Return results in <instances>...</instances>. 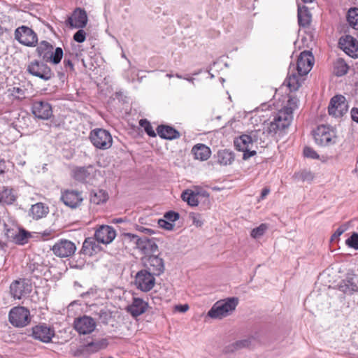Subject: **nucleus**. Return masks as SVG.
I'll list each match as a JSON object with an SVG mask.
<instances>
[{
  "label": "nucleus",
  "mask_w": 358,
  "mask_h": 358,
  "mask_svg": "<svg viewBox=\"0 0 358 358\" xmlns=\"http://www.w3.org/2000/svg\"><path fill=\"white\" fill-rule=\"evenodd\" d=\"M264 132L260 130L252 131L249 134H242L234 140V145L238 151H242L243 159L247 160L257 154L255 150H251L254 145L260 144L262 136Z\"/></svg>",
  "instance_id": "1"
},
{
  "label": "nucleus",
  "mask_w": 358,
  "mask_h": 358,
  "mask_svg": "<svg viewBox=\"0 0 358 358\" xmlns=\"http://www.w3.org/2000/svg\"><path fill=\"white\" fill-rule=\"evenodd\" d=\"M122 237L124 242H134L139 251L144 254V256L152 255L158 252V246L154 238L145 236L138 237L131 233H124Z\"/></svg>",
  "instance_id": "2"
},
{
  "label": "nucleus",
  "mask_w": 358,
  "mask_h": 358,
  "mask_svg": "<svg viewBox=\"0 0 358 358\" xmlns=\"http://www.w3.org/2000/svg\"><path fill=\"white\" fill-rule=\"evenodd\" d=\"M36 52L43 61L52 64H58L64 55L62 48H56L54 50L53 45L46 41H42L38 44Z\"/></svg>",
  "instance_id": "3"
},
{
  "label": "nucleus",
  "mask_w": 358,
  "mask_h": 358,
  "mask_svg": "<svg viewBox=\"0 0 358 358\" xmlns=\"http://www.w3.org/2000/svg\"><path fill=\"white\" fill-rule=\"evenodd\" d=\"M292 118L290 108H282L273 116V120L268 124L267 133L274 135L278 131L284 130L290 125Z\"/></svg>",
  "instance_id": "4"
},
{
  "label": "nucleus",
  "mask_w": 358,
  "mask_h": 358,
  "mask_svg": "<svg viewBox=\"0 0 358 358\" xmlns=\"http://www.w3.org/2000/svg\"><path fill=\"white\" fill-rule=\"evenodd\" d=\"M238 299L236 297L227 298L217 301L208 313L211 318H222L231 314L236 308Z\"/></svg>",
  "instance_id": "5"
},
{
  "label": "nucleus",
  "mask_w": 358,
  "mask_h": 358,
  "mask_svg": "<svg viewBox=\"0 0 358 358\" xmlns=\"http://www.w3.org/2000/svg\"><path fill=\"white\" fill-rule=\"evenodd\" d=\"M313 136L316 144L320 146H329L336 142V130L328 125L321 124L313 131Z\"/></svg>",
  "instance_id": "6"
},
{
  "label": "nucleus",
  "mask_w": 358,
  "mask_h": 358,
  "mask_svg": "<svg viewBox=\"0 0 358 358\" xmlns=\"http://www.w3.org/2000/svg\"><path fill=\"white\" fill-rule=\"evenodd\" d=\"M89 138L92 145L99 150H107L113 144V138L110 133L104 129L96 128L92 130Z\"/></svg>",
  "instance_id": "7"
},
{
  "label": "nucleus",
  "mask_w": 358,
  "mask_h": 358,
  "mask_svg": "<svg viewBox=\"0 0 358 358\" xmlns=\"http://www.w3.org/2000/svg\"><path fill=\"white\" fill-rule=\"evenodd\" d=\"M8 319L13 326L24 327L31 321L30 312L23 306L14 307L9 312Z\"/></svg>",
  "instance_id": "8"
},
{
  "label": "nucleus",
  "mask_w": 358,
  "mask_h": 358,
  "mask_svg": "<svg viewBox=\"0 0 358 358\" xmlns=\"http://www.w3.org/2000/svg\"><path fill=\"white\" fill-rule=\"evenodd\" d=\"M96 173L97 169L93 165H88L73 168L71 176L76 181L81 183H88L95 178Z\"/></svg>",
  "instance_id": "9"
},
{
  "label": "nucleus",
  "mask_w": 358,
  "mask_h": 358,
  "mask_svg": "<svg viewBox=\"0 0 358 358\" xmlns=\"http://www.w3.org/2000/svg\"><path fill=\"white\" fill-rule=\"evenodd\" d=\"M15 38L21 44L34 47L38 43V36L36 32L27 26L22 25L15 31Z\"/></svg>",
  "instance_id": "10"
},
{
  "label": "nucleus",
  "mask_w": 358,
  "mask_h": 358,
  "mask_svg": "<svg viewBox=\"0 0 358 358\" xmlns=\"http://www.w3.org/2000/svg\"><path fill=\"white\" fill-rule=\"evenodd\" d=\"M60 201L67 207L76 209L83 201V192L77 189H65L61 191Z\"/></svg>",
  "instance_id": "11"
},
{
  "label": "nucleus",
  "mask_w": 358,
  "mask_h": 358,
  "mask_svg": "<svg viewBox=\"0 0 358 358\" xmlns=\"http://www.w3.org/2000/svg\"><path fill=\"white\" fill-rule=\"evenodd\" d=\"M141 261L144 269L156 276L160 275L165 270L163 259L157 255L144 256L141 258Z\"/></svg>",
  "instance_id": "12"
},
{
  "label": "nucleus",
  "mask_w": 358,
  "mask_h": 358,
  "mask_svg": "<svg viewBox=\"0 0 358 358\" xmlns=\"http://www.w3.org/2000/svg\"><path fill=\"white\" fill-rule=\"evenodd\" d=\"M27 71L29 74L44 80H50L53 76L51 69L46 64L36 59L30 62L27 64Z\"/></svg>",
  "instance_id": "13"
},
{
  "label": "nucleus",
  "mask_w": 358,
  "mask_h": 358,
  "mask_svg": "<svg viewBox=\"0 0 358 358\" xmlns=\"http://www.w3.org/2000/svg\"><path fill=\"white\" fill-rule=\"evenodd\" d=\"M134 285L141 291L149 292L155 285V275L148 270L142 269L136 274Z\"/></svg>",
  "instance_id": "14"
},
{
  "label": "nucleus",
  "mask_w": 358,
  "mask_h": 358,
  "mask_svg": "<svg viewBox=\"0 0 358 358\" xmlns=\"http://www.w3.org/2000/svg\"><path fill=\"white\" fill-rule=\"evenodd\" d=\"M31 112L35 117L40 120H48L52 116L51 104L43 100H34L31 103Z\"/></svg>",
  "instance_id": "15"
},
{
  "label": "nucleus",
  "mask_w": 358,
  "mask_h": 358,
  "mask_svg": "<svg viewBox=\"0 0 358 358\" xmlns=\"http://www.w3.org/2000/svg\"><path fill=\"white\" fill-rule=\"evenodd\" d=\"M32 290V285L27 279H20L13 282L10 286L11 295L17 299L28 296Z\"/></svg>",
  "instance_id": "16"
},
{
  "label": "nucleus",
  "mask_w": 358,
  "mask_h": 358,
  "mask_svg": "<svg viewBox=\"0 0 358 358\" xmlns=\"http://www.w3.org/2000/svg\"><path fill=\"white\" fill-rule=\"evenodd\" d=\"M348 110V105L344 96L336 95L331 98L328 107L329 115L336 117H342Z\"/></svg>",
  "instance_id": "17"
},
{
  "label": "nucleus",
  "mask_w": 358,
  "mask_h": 358,
  "mask_svg": "<svg viewBox=\"0 0 358 358\" xmlns=\"http://www.w3.org/2000/svg\"><path fill=\"white\" fill-rule=\"evenodd\" d=\"M94 320L87 315L76 318L73 322V328L79 334L83 335L90 334L96 328Z\"/></svg>",
  "instance_id": "18"
},
{
  "label": "nucleus",
  "mask_w": 358,
  "mask_h": 358,
  "mask_svg": "<svg viewBox=\"0 0 358 358\" xmlns=\"http://www.w3.org/2000/svg\"><path fill=\"white\" fill-rule=\"evenodd\" d=\"M51 250L57 257H68L75 253L76 247L72 241L61 239L55 243Z\"/></svg>",
  "instance_id": "19"
},
{
  "label": "nucleus",
  "mask_w": 358,
  "mask_h": 358,
  "mask_svg": "<svg viewBox=\"0 0 358 358\" xmlns=\"http://www.w3.org/2000/svg\"><path fill=\"white\" fill-rule=\"evenodd\" d=\"M314 57L312 53L309 51H303L299 55L296 64L295 66V71L299 72V74L306 76L311 70L313 65Z\"/></svg>",
  "instance_id": "20"
},
{
  "label": "nucleus",
  "mask_w": 358,
  "mask_h": 358,
  "mask_svg": "<svg viewBox=\"0 0 358 358\" xmlns=\"http://www.w3.org/2000/svg\"><path fill=\"white\" fill-rule=\"evenodd\" d=\"M87 23L86 11L80 8H76L66 20V24L71 28L83 29Z\"/></svg>",
  "instance_id": "21"
},
{
  "label": "nucleus",
  "mask_w": 358,
  "mask_h": 358,
  "mask_svg": "<svg viewBox=\"0 0 358 358\" xmlns=\"http://www.w3.org/2000/svg\"><path fill=\"white\" fill-rule=\"evenodd\" d=\"M304 77L305 76L299 74V72L295 71L294 64H291L289 67L287 76L284 81V84L288 87L290 92H295L302 85L305 80Z\"/></svg>",
  "instance_id": "22"
},
{
  "label": "nucleus",
  "mask_w": 358,
  "mask_h": 358,
  "mask_svg": "<svg viewBox=\"0 0 358 358\" xmlns=\"http://www.w3.org/2000/svg\"><path fill=\"white\" fill-rule=\"evenodd\" d=\"M54 336V329L48 327L46 324H41L32 327L33 338L41 342L50 343Z\"/></svg>",
  "instance_id": "23"
},
{
  "label": "nucleus",
  "mask_w": 358,
  "mask_h": 358,
  "mask_svg": "<svg viewBox=\"0 0 358 358\" xmlns=\"http://www.w3.org/2000/svg\"><path fill=\"white\" fill-rule=\"evenodd\" d=\"M115 236V230L108 225L100 226L94 233L96 241L103 244H108L111 243Z\"/></svg>",
  "instance_id": "24"
},
{
  "label": "nucleus",
  "mask_w": 358,
  "mask_h": 358,
  "mask_svg": "<svg viewBox=\"0 0 358 358\" xmlns=\"http://www.w3.org/2000/svg\"><path fill=\"white\" fill-rule=\"evenodd\" d=\"M338 287L341 292L351 295L358 292L357 278L353 275H348L339 282Z\"/></svg>",
  "instance_id": "25"
},
{
  "label": "nucleus",
  "mask_w": 358,
  "mask_h": 358,
  "mask_svg": "<svg viewBox=\"0 0 358 358\" xmlns=\"http://www.w3.org/2000/svg\"><path fill=\"white\" fill-rule=\"evenodd\" d=\"M339 43L343 45L346 54L353 58L358 57V41L351 36H346Z\"/></svg>",
  "instance_id": "26"
},
{
  "label": "nucleus",
  "mask_w": 358,
  "mask_h": 358,
  "mask_svg": "<svg viewBox=\"0 0 358 358\" xmlns=\"http://www.w3.org/2000/svg\"><path fill=\"white\" fill-rule=\"evenodd\" d=\"M148 306V303L142 299L134 297L131 304L129 305L126 310L133 317H136L144 313Z\"/></svg>",
  "instance_id": "27"
},
{
  "label": "nucleus",
  "mask_w": 358,
  "mask_h": 358,
  "mask_svg": "<svg viewBox=\"0 0 358 358\" xmlns=\"http://www.w3.org/2000/svg\"><path fill=\"white\" fill-rule=\"evenodd\" d=\"M157 132L159 137L163 139L173 140L180 137V132L169 125H159L157 128Z\"/></svg>",
  "instance_id": "28"
},
{
  "label": "nucleus",
  "mask_w": 358,
  "mask_h": 358,
  "mask_svg": "<svg viewBox=\"0 0 358 358\" xmlns=\"http://www.w3.org/2000/svg\"><path fill=\"white\" fill-rule=\"evenodd\" d=\"M191 152L194 159L200 161H206L211 155L210 148L203 143L194 145Z\"/></svg>",
  "instance_id": "29"
},
{
  "label": "nucleus",
  "mask_w": 358,
  "mask_h": 358,
  "mask_svg": "<svg viewBox=\"0 0 358 358\" xmlns=\"http://www.w3.org/2000/svg\"><path fill=\"white\" fill-rule=\"evenodd\" d=\"M17 198L15 189L10 187H3L0 190V203L2 205H11Z\"/></svg>",
  "instance_id": "30"
},
{
  "label": "nucleus",
  "mask_w": 358,
  "mask_h": 358,
  "mask_svg": "<svg viewBox=\"0 0 358 358\" xmlns=\"http://www.w3.org/2000/svg\"><path fill=\"white\" fill-rule=\"evenodd\" d=\"M109 196L106 190L96 189L90 192V202L94 205L105 203L108 200Z\"/></svg>",
  "instance_id": "31"
},
{
  "label": "nucleus",
  "mask_w": 358,
  "mask_h": 358,
  "mask_svg": "<svg viewBox=\"0 0 358 358\" xmlns=\"http://www.w3.org/2000/svg\"><path fill=\"white\" fill-rule=\"evenodd\" d=\"M217 163L222 166H227L234 161V154L227 149L219 150L215 155Z\"/></svg>",
  "instance_id": "32"
},
{
  "label": "nucleus",
  "mask_w": 358,
  "mask_h": 358,
  "mask_svg": "<svg viewBox=\"0 0 358 358\" xmlns=\"http://www.w3.org/2000/svg\"><path fill=\"white\" fill-rule=\"evenodd\" d=\"M109 343L107 338H101L99 341L89 343L83 348V351L91 354L96 352L108 347Z\"/></svg>",
  "instance_id": "33"
},
{
  "label": "nucleus",
  "mask_w": 358,
  "mask_h": 358,
  "mask_svg": "<svg viewBox=\"0 0 358 358\" xmlns=\"http://www.w3.org/2000/svg\"><path fill=\"white\" fill-rule=\"evenodd\" d=\"M49 213L48 206L43 203L38 202L31 206L30 208V215L34 220H39L45 217Z\"/></svg>",
  "instance_id": "34"
},
{
  "label": "nucleus",
  "mask_w": 358,
  "mask_h": 358,
  "mask_svg": "<svg viewBox=\"0 0 358 358\" xmlns=\"http://www.w3.org/2000/svg\"><path fill=\"white\" fill-rule=\"evenodd\" d=\"M311 15L308 7L298 6V22L300 27H307L310 25Z\"/></svg>",
  "instance_id": "35"
},
{
  "label": "nucleus",
  "mask_w": 358,
  "mask_h": 358,
  "mask_svg": "<svg viewBox=\"0 0 358 358\" xmlns=\"http://www.w3.org/2000/svg\"><path fill=\"white\" fill-rule=\"evenodd\" d=\"M27 90L24 87H12L8 89L9 97L13 101H22L26 98Z\"/></svg>",
  "instance_id": "36"
},
{
  "label": "nucleus",
  "mask_w": 358,
  "mask_h": 358,
  "mask_svg": "<svg viewBox=\"0 0 358 358\" xmlns=\"http://www.w3.org/2000/svg\"><path fill=\"white\" fill-rule=\"evenodd\" d=\"M96 238H87L85 240L83 243V246L81 248V252L83 254L88 256L93 255L98 248V245L96 242Z\"/></svg>",
  "instance_id": "37"
},
{
  "label": "nucleus",
  "mask_w": 358,
  "mask_h": 358,
  "mask_svg": "<svg viewBox=\"0 0 358 358\" xmlns=\"http://www.w3.org/2000/svg\"><path fill=\"white\" fill-rule=\"evenodd\" d=\"M198 194V193L194 192L192 189H186L182 193L181 198L188 205L196 206L199 204Z\"/></svg>",
  "instance_id": "38"
},
{
  "label": "nucleus",
  "mask_w": 358,
  "mask_h": 358,
  "mask_svg": "<svg viewBox=\"0 0 358 358\" xmlns=\"http://www.w3.org/2000/svg\"><path fill=\"white\" fill-rule=\"evenodd\" d=\"M349 69V66L345 60L342 58H338L334 62V71L337 76H343L345 75Z\"/></svg>",
  "instance_id": "39"
},
{
  "label": "nucleus",
  "mask_w": 358,
  "mask_h": 358,
  "mask_svg": "<svg viewBox=\"0 0 358 358\" xmlns=\"http://www.w3.org/2000/svg\"><path fill=\"white\" fill-rule=\"evenodd\" d=\"M27 269L34 277L38 278L42 274L43 266L32 259L27 263Z\"/></svg>",
  "instance_id": "40"
},
{
  "label": "nucleus",
  "mask_w": 358,
  "mask_h": 358,
  "mask_svg": "<svg viewBox=\"0 0 358 358\" xmlns=\"http://www.w3.org/2000/svg\"><path fill=\"white\" fill-rule=\"evenodd\" d=\"M4 234L6 238L13 242L15 238H16L17 234L20 232V228L19 227L12 224H4Z\"/></svg>",
  "instance_id": "41"
},
{
  "label": "nucleus",
  "mask_w": 358,
  "mask_h": 358,
  "mask_svg": "<svg viewBox=\"0 0 358 358\" xmlns=\"http://www.w3.org/2000/svg\"><path fill=\"white\" fill-rule=\"evenodd\" d=\"M347 21L353 29L358 30V8H351L348 11Z\"/></svg>",
  "instance_id": "42"
},
{
  "label": "nucleus",
  "mask_w": 358,
  "mask_h": 358,
  "mask_svg": "<svg viewBox=\"0 0 358 358\" xmlns=\"http://www.w3.org/2000/svg\"><path fill=\"white\" fill-rule=\"evenodd\" d=\"M30 236L31 235L28 231H25L24 229L20 228V232L17 234L13 243L18 245H24L27 243Z\"/></svg>",
  "instance_id": "43"
},
{
  "label": "nucleus",
  "mask_w": 358,
  "mask_h": 358,
  "mask_svg": "<svg viewBox=\"0 0 358 358\" xmlns=\"http://www.w3.org/2000/svg\"><path fill=\"white\" fill-rule=\"evenodd\" d=\"M139 125L143 127L146 134L150 137H155L156 133L155 132L150 122L147 119H141L139 121Z\"/></svg>",
  "instance_id": "44"
},
{
  "label": "nucleus",
  "mask_w": 358,
  "mask_h": 358,
  "mask_svg": "<svg viewBox=\"0 0 358 358\" xmlns=\"http://www.w3.org/2000/svg\"><path fill=\"white\" fill-rule=\"evenodd\" d=\"M268 229L266 224L262 223L259 227L254 228L250 233L253 238H258L262 236Z\"/></svg>",
  "instance_id": "45"
},
{
  "label": "nucleus",
  "mask_w": 358,
  "mask_h": 358,
  "mask_svg": "<svg viewBox=\"0 0 358 358\" xmlns=\"http://www.w3.org/2000/svg\"><path fill=\"white\" fill-rule=\"evenodd\" d=\"M294 177L298 181L301 182H304L306 180L310 181L313 179V174L310 172L306 171L295 173Z\"/></svg>",
  "instance_id": "46"
},
{
  "label": "nucleus",
  "mask_w": 358,
  "mask_h": 358,
  "mask_svg": "<svg viewBox=\"0 0 358 358\" xmlns=\"http://www.w3.org/2000/svg\"><path fill=\"white\" fill-rule=\"evenodd\" d=\"M99 320L103 324H108L109 320L111 319V313L106 309H101L97 313Z\"/></svg>",
  "instance_id": "47"
},
{
  "label": "nucleus",
  "mask_w": 358,
  "mask_h": 358,
  "mask_svg": "<svg viewBox=\"0 0 358 358\" xmlns=\"http://www.w3.org/2000/svg\"><path fill=\"white\" fill-rule=\"evenodd\" d=\"M346 244L355 250H358V234L353 233L350 238L345 241Z\"/></svg>",
  "instance_id": "48"
},
{
  "label": "nucleus",
  "mask_w": 358,
  "mask_h": 358,
  "mask_svg": "<svg viewBox=\"0 0 358 358\" xmlns=\"http://www.w3.org/2000/svg\"><path fill=\"white\" fill-rule=\"evenodd\" d=\"M71 57V55H70V57H68V55H66L63 62L64 68L66 73H72L73 71H74V65L72 62Z\"/></svg>",
  "instance_id": "49"
},
{
  "label": "nucleus",
  "mask_w": 358,
  "mask_h": 358,
  "mask_svg": "<svg viewBox=\"0 0 358 358\" xmlns=\"http://www.w3.org/2000/svg\"><path fill=\"white\" fill-rule=\"evenodd\" d=\"M251 338L238 341L232 345L234 350H239L243 348H248L251 344Z\"/></svg>",
  "instance_id": "50"
},
{
  "label": "nucleus",
  "mask_w": 358,
  "mask_h": 358,
  "mask_svg": "<svg viewBox=\"0 0 358 358\" xmlns=\"http://www.w3.org/2000/svg\"><path fill=\"white\" fill-rule=\"evenodd\" d=\"M86 32L83 29H79L74 35L73 40L78 43H83L86 39Z\"/></svg>",
  "instance_id": "51"
},
{
  "label": "nucleus",
  "mask_w": 358,
  "mask_h": 358,
  "mask_svg": "<svg viewBox=\"0 0 358 358\" xmlns=\"http://www.w3.org/2000/svg\"><path fill=\"white\" fill-rule=\"evenodd\" d=\"M303 155L305 157L311 159H318L319 155L310 147H305L303 149Z\"/></svg>",
  "instance_id": "52"
},
{
  "label": "nucleus",
  "mask_w": 358,
  "mask_h": 358,
  "mask_svg": "<svg viewBox=\"0 0 358 358\" xmlns=\"http://www.w3.org/2000/svg\"><path fill=\"white\" fill-rule=\"evenodd\" d=\"M189 217L192 220V223L197 227H201L203 225V221L201 220V215L198 213H191Z\"/></svg>",
  "instance_id": "53"
},
{
  "label": "nucleus",
  "mask_w": 358,
  "mask_h": 358,
  "mask_svg": "<svg viewBox=\"0 0 358 358\" xmlns=\"http://www.w3.org/2000/svg\"><path fill=\"white\" fill-rule=\"evenodd\" d=\"M297 102L298 100L296 97L289 96L287 106L283 108H290L292 114L294 110L297 107Z\"/></svg>",
  "instance_id": "54"
},
{
  "label": "nucleus",
  "mask_w": 358,
  "mask_h": 358,
  "mask_svg": "<svg viewBox=\"0 0 358 358\" xmlns=\"http://www.w3.org/2000/svg\"><path fill=\"white\" fill-rule=\"evenodd\" d=\"M164 218L171 223L176 221L179 218V214L174 211H169L164 214Z\"/></svg>",
  "instance_id": "55"
},
{
  "label": "nucleus",
  "mask_w": 358,
  "mask_h": 358,
  "mask_svg": "<svg viewBox=\"0 0 358 358\" xmlns=\"http://www.w3.org/2000/svg\"><path fill=\"white\" fill-rule=\"evenodd\" d=\"M158 224L161 227L167 230H171L173 228V224L171 222L166 220V219L159 220Z\"/></svg>",
  "instance_id": "56"
},
{
  "label": "nucleus",
  "mask_w": 358,
  "mask_h": 358,
  "mask_svg": "<svg viewBox=\"0 0 358 358\" xmlns=\"http://www.w3.org/2000/svg\"><path fill=\"white\" fill-rule=\"evenodd\" d=\"M348 229V224H343L341 226H340L335 231L336 235L340 236L342 235L347 229Z\"/></svg>",
  "instance_id": "57"
},
{
  "label": "nucleus",
  "mask_w": 358,
  "mask_h": 358,
  "mask_svg": "<svg viewBox=\"0 0 358 358\" xmlns=\"http://www.w3.org/2000/svg\"><path fill=\"white\" fill-rule=\"evenodd\" d=\"M188 304L177 305L175 306V310L180 313H185L189 310Z\"/></svg>",
  "instance_id": "58"
},
{
  "label": "nucleus",
  "mask_w": 358,
  "mask_h": 358,
  "mask_svg": "<svg viewBox=\"0 0 358 358\" xmlns=\"http://www.w3.org/2000/svg\"><path fill=\"white\" fill-rule=\"evenodd\" d=\"M136 229L141 232H143L146 234H154V231L149 228H145L142 226H137Z\"/></svg>",
  "instance_id": "59"
},
{
  "label": "nucleus",
  "mask_w": 358,
  "mask_h": 358,
  "mask_svg": "<svg viewBox=\"0 0 358 358\" xmlns=\"http://www.w3.org/2000/svg\"><path fill=\"white\" fill-rule=\"evenodd\" d=\"M351 117L353 121L358 123V108H352L351 110Z\"/></svg>",
  "instance_id": "60"
},
{
  "label": "nucleus",
  "mask_w": 358,
  "mask_h": 358,
  "mask_svg": "<svg viewBox=\"0 0 358 358\" xmlns=\"http://www.w3.org/2000/svg\"><path fill=\"white\" fill-rule=\"evenodd\" d=\"M270 193V188L269 187H264L262 189L261 195L259 200H264L266 196Z\"/></svg>",
  "instance_id": "61"
},
{
  "label": "nucleus",
  "mask_w": 358,
  "mask_h": 358,
  "mask_svg": "<svg viewBox=\"0 0 358 358\" xmlns=\"http://www.w3.org/2000/svg\"><path fill=\"white\" fill-rule=\"evenodd\" d=\"M6 169V163L3 159L0 157V174L3 173Z\"/></svg>",
  "instance_id": "62"
},
{
  "label": "nucleus",
  "mask_w": 358,
  "mask_h": 358,
  "mask_svg": "<svg viewBox=\"0 0 358 358\" xmlns=\"http://www.w3.org/2000/svg\"><path fill=\"white\" fill-rule=\"evenodd\" d=\"M340 236H338V235H336V234L334 232V234L331 236V241H334L335 240H337L339 238Z\"/></svg>",
  "instance_id": "63"
},
{
  "label": "nucleus",
  "mask_w": 358,
  "mask_h": 358,
  "mask_svg": "<svg viewBox=\"0 0 358 358\" xmlns=\"http://www.w3.org/2000/svg\"><path fill=\"white\" fill-rule=\"evenodd\" d=\"M313 0H302L303 2L304 3H311L313 2Z\"/></svg>",
  "instance_id": "64"
}]
</instances>
